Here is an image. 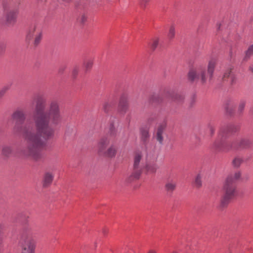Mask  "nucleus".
I'll use <instances>...</instances> for the list:
<instances>
[{
    "label": "nucleus",
    "instance_id": "4d7b16f0",
    "mask_svg": "<svg viewBox=\"0 0 253 253\" xmlns=\"http://www.w3.org/2000/svg\"><path fill=\"white\" fill-rule=\"evenodd\" d=\"M197 32H200V26H199V27L198 28V29L197 30Z\"/></svg>",
    "mask_w": 253,
    "mask_h": 253
},
{
    "label": "nucleus",
    "instance_id": "79ce46f5",
    "mask_svg": "<svg viewBox=\"0 0 253 253\" xmlns=\"http://www.w3.org/2000/svg\"><path fill=\"white\" fill-rule=\"evenodd\" d=\"M66 68V66H65V65L61 66L59 68L58 73L60 74H62L64 73V71L65 70Z\"/></svg>",
    "mask_w": 253,
    "mask_h": 253
},
{
    "label": "nucleus",
    "instance_id": "cd10ccee",
    "mask_svg": "<svg viewBox=\"0 0 253 253\" xmlns=\"http://www.w3.org/2000/svg\"><path fill=\"white\" fill-rule=\"evenodd\" d=\"M109 133L112 136H115L117 134V130L114 126V120H111L110 125Z\"/></svg>",
    "mask_w": 253,
    "mask_h": 253
},
{
    "label": "nucleus",
    "instance_id": "39448f33",
    "mask_svg": "<svg viewBox=\"0 0 253 253\" xmlns=\"http://www.w3.org/2000/svg\"><path fill=\"white\" fill-rule=\"evenodd\" d=\"M215 62L213 61H210L209 63L207 72L204 69L196 70L191 69L188 74V79L191 83H194L197 81L200 78L203 84L206 83L207 80L206 75L209 77L210 80L212 77V75L214 70Z\"/></svg>",
    "mask_w": 253,
    "mask_h": 253
},
{
    "label": "nucleus",
    "instance_id": "7c9ffc66",
    "mask_svg": "<svg viewBox=\"0 0 253 253\" xmlns=\"http://www.w3.org/2000/svg\"><path fill=\"white\" fill-rule=\"evenodd\" d=\"M159 42V38H157L153 41L152 43L150 44V47L152 51H154L158 45Z\"/></svg>",
    "mask_w": 253,
    "mask_h": 253
},
{
    "label": "nucleus",
    "instance_id": "2f4dec72",
    "mask_svg": "<svg viewBox=\"0 0 253 253\" xmlns=\"http://www.w3.org/2000/svg\"><path fill=\"white\" fill-rule=\"evenodd\" d=\"M80 71V67L78 66H75L72 72V76L73 79H76Z\"/></svg>",
    "mask_w": 253,
    "mask_h": 253
},
{
    "label": "nucleus",
    "instance_id": "ea45409f",
    "mask_svg": "<svg viewBox=\"0 0 253 253\" xmlns=\"http://www.w3.org/2000/svg\"><path fill=\"white\" fill-rule=\"evenodd\" d=\"M76 7L78 9H81L85 7V5L82 2H79L76 4Z\"/></svg>",
    "mask_w": 253,
    "mask_h": 253
},
{
    "label": "nucleus",
    "instance_id": "5fc2aeb1",
    "mask_svg": "<svg viewBox=\"0 0 253 253\" xmlns=\"http://www.w3.org/2000/svg\"><path fill=\"white\" fill-rule=\"evenodd\" d=\"M38 2H43L45 1L46 0H37Z\"/></svg>",
    "mask_w": 253,
    "mask_h": 253
},
{
    "label": "nucleus",
    "instance_id": "412c9836",
    "mask_svg": "<svg viewBox=\"0 0 253 253\" xmlns=\"http://www.w3.org/2000/svg\"><path fill=\"white\" fill-rule=\"evenodd\" d=\"M36 28L37 26L36 24H32L29 27L28 33L26 36V40L27 41H29L33 38Z\"/></svg>",
    "mask_w": 253,
    "mask_h": 253
},
{
    "label": "nucleus",
    "instance_id": "20e7f679",
    "mask_svg": "<svg viewBox=\"0 0 253 253\" xmlns=\"http://www.w3.org/2000/svg\"><path fill=\"white\" fill-rule=\"evenodd\" d=\"M22 0H12L10 7L6 1H2L3 18L7 26H13L16 23L19 14V6Z\"/></svg>",
    "mask_w": 253,
    "mask_h": 253
},
{
    "label": "nucleus",
    "instance_id": "37998d69",
    "mask_svg": "<svg viewBox=\"0 0 253 253\" xmlns=\"http://www.w3.org/2000/svg\"><path fill=\"white\" fill-rule=\"evenodd\" d=\"M150 0H140V4L142 7H145L146 6V3L149 1Z\"/></svg>",
    "mask_w": 253,
    "mask_h": 253
},
{
    "label": "nucleus",
    "instance_id": "ddd939ff",
    "mask_svg": "<svg viewBox=\"0 0 253 253\" xmlns=\"http://www.w3.org/2000/svg\"><path fill=\"white\" fill-rule=\"evenodd\" d=\"M166 127V124L165 123H163L160 124L157 129V134H156V139L159 142L160 144L163 143V137L162 136L163 133Z\"/></svg>",
    "mask_w": 253,
    "mask_h": 253
},
{
    "label": "nucleus",
    "instance_id": "c03bdc74",
    "mask_svg": "<svg viewBox=\"0 0 253 253\" xmlns=\"http://www.w3.org/2000/svg\"><path fill=\"white\" fill-rule=\"evenodd\" d=\"M230 84L231 85H233L235 84V82H236V78L235 77V76L233 75H231V77L230 78Z\"/></svg>",
    "mask_w": 253,
    "mask_h": 253
},
{
    "label": "nucleus",
    "instance_id": "f3484780",
    "mask_svg": "<svg viewBox=\"0 0 253 253\" xmlns=\"http://www.w3.org/2000/svg\"><path fill=\"white\" fill-rule=\"evenodd\" d=\"M115 102L113 100H108L103 103L102 109L105 113H109L115 105Z\"/></svg>",
    "mask_w": 253,
    "mask_h": 253
},
{
    "label": "nucleus",
    "instance_id": "f8f14e48",
    "mask_svg": "<svg viewBox=\"0 0 253 253\" xmlns=\"http://www.w3.org/2000/svg\"><path fill=\"white\" fill-rule=\"evenodd\" d=\"M54 176L50 172H46L42 177V184L44 188L49 187L52 183Z\"/></svg>",
    "mask_w": 253,
    "mask_h": 253
},
{
    "label": "nucleus",
    "instance_id": "f704fd0d",
    "mask_svg": "<svg viewBox=\"0 0 253 253\" xmlns=\"http://www.w3.org/2000/svg\"><path fill=\"white\" fill-rule=\"evenodd\" d=\"M42 32H39V34L36 37L34 44L35 46H37L40 42L41 39H42Z\"/></svg>",
    "mask_w": 253,
    "mask_h": 253
},
{
    "label": "nucleus",
    "instance_id": "58836bf2",
    "mask_svg": "<svg viewBox=\"0 0 253 253\" xmlns=\"http://www.w3.org/2000/svg\"><path fill=\"white\" fill-rule=\"evenodd\" d=\"M86 19H87V17L84 14H82L81 17H80L79 18H78V21H79L80 23H81V24H84V22L86 21Z\"/></svg>",
    "mask_w": 253,
    "mask_h": 253
},
{
    "label": "nucleus",
    "instance_id": "473e14b6",
    "mask_svg": "<svg viewBox=\"0 0 253 253\" xmlns=\"http://www.w3.org/2000/svg\"><path fill=\"white\" fill-rule=\"evenodd\" d=\"M253 54V44L250 45L246 52L245 58H249Z\"/></svg>",
    "mask_w": 253,
    "mask_h": 253
},
{
    "label": "nucleus",
    "instance_id": "052dcab7",
    "mask_svg": "<svg viewBox=\"0 0 253 253\" xmlns=\"http://www.w3.org/2000/svg\"><path fill=\"white\" fill-rule=\"evenodd\" d=\"M26 218V216L25 215H24V218Z\"/></svg>",
    "mask_w": 253,
    "mask_h": 253
},
{
    "label": "nucleus",
    "instance_id": "864d4df0",
    "mask_svg": "<svg viewBox=\"0 0 253 253\" xmlns=\"http://www.w3.org/2000/svg\"><path fill=\"white\" fill-rule=\"evenodd\" d=\"M230 56L231 58H232V52L231 50L230 51Z\"/></svg>",
    "mask_w": 253,
    "mask_h": 253
},
{
    "label": "nucleus",
    "instance_id": "8fccbe9b",
    "mask_svg": "<svg viewBox=\"0 0 253 253\" xmlns=\"http://www.w3.org/2000/svg\"><path fill=\"white\" fill-rule=\"evenodd\" d=\"M147 253H157V252L153 250H150L148 251Z\"/></svg>",
    "mask_w": 253,
    "mask_h": 253
},
{
    "label": "nucleus",
    "instance_id": "c85d7f7f",
    "mask_svg": "<svg viewBox=\"0 0 253 253\" xmlns=\"http://www.w3.org/2000/svg\"><path fill=\"white\" fill-rule=\"evenodd\" d=\"M93 65V61L91 60H87L84 63V66L85 68V71L86 72L89 71Z\"/></svg>",
    "mask_w": 253,
    "mask_h": 253
},
{
    "label": "nucleus",
    "instance_id": "9b49d317",
    "mask_svg": "<svg viewBox=\"0 0 253 253\" xmlns=\"http://www.w3.org/2000/svg\"><path fill=\"white\" fill-rule=\"evenodd\" d=\"M14 153L13 148L12 146L5 144L2 146L1 155L4 159H8Z\"/></svg>",
    "mask_w": 253,
    "mask_h": 253
},
{
    "label": "nucleus",
    "instance_id": "6e6552de",
    "mask_svg": "<svg viewBox=\"0 0 253 253\" xmlns=\"http://www.w3.org/2000/svg\"><path fill=\"white\" fill-rule=\"evenodd\" d=\"M253 147V140L248 137L239 138L235 140V150L250 149Z\"/></svg>",
    "mask_w": 253,
    "mask_h": 253
},
{
    "label": "nucleus",
    "instance_id": "a878e982",
    "mask_svg": "<svg viewBox=\"0 0 253 253\" xmlns=\"http://www.w3.org/2000/svg\"><path fill=\"white\" fill-rule=\"evenodd\" d=\"M195 187L197 188H200L202 186V177L200 174H198L194 182Z\"/></svg>",
    "mask_w": 253,
    "mask_h": 253
},
{
    "label": "nucleus",
    "instance_id": "c9c22d12",
    "mask_svg": "<svg viewBox=\"0 0 253 253\" xmlns=\"http://www.w3.org/2000/svg\"><path fill=\"white\" fill-rule=\"evenodd\" d=\"M232 106H235V103L231 99H227L223 104V108H225Z\"/></svg>",
    "mask_w": 253,
    "mask_h": 253
},
{
    "label": "nucleus",
    "instance_id": "5701e85b",
    "mask_svg": "<svg viewBox=\"0 0 253 253\" xmlns=\"http://www.w3.org/2000/svg\"><path fill=\"white\" fill-rule=\"evenodd\" d=\"M11 84H7L0 89V98L2 99L6 92L11 88Z\"/></svg>",
    "mask_w": 253,
    "mask_h": 253
},
{
    "label": "nucleus",
    "instance_id": "a19ab883",
    "mask_svg": "<svg viewBox=\"0 0 253 253\" xmlns=\"http://www.w3.org/2000/svg\"><path fill=\"white\" fill-rule=\"evenodd\" d=\"M208 127L209 129L210 134L211 136H212L214 133L215 128L213 126H212L211 125H209Z\"/></svg>",
    "mask_w": 253,
    "mask_h": 253
},
{
    "label": "nucleus",
    "instance_id": "1a4fd4ad",
    "mask_svg": "<svg viewBox=\"0 0 253 253\" xmlns=\"http://www.w3.org/2000/svg\"><path fill=\"white\" fill-rule=\"evenodd\" d=\"M149 129V126L148 125H142L139 128L140 142L146 150L147 149V145L149 143L150 137Z\"/></svg>",
    "mask_w": 253,
    "mask_h": 253
},
{
    "label": "nucleus",
    "instance_id": "aec40b11",
    "mask_svg": "<svg viewBox=\"0 0 253 253\" xmlns=\"http://www.w3.org/2000/svg\"><path fill=\"white\" fill-rule=\"evenodd\" d=\"M246 103L247 102L245 99H241L240 101L237 112L238 116H240L243 114Z\"/></svg>",
    "mask_w": 253,
    "mask_h": 253
},
{
    "label": "nucleus",
    "instance_id": "3c124183",
    "mask_svg": "<svg viewBox=\"0 0 253 253\" xmlns=\"http://www.w3.org/2000/svg\"><path fill=\"white\" fill-rule=\"evenodd\" d=\"M221 24H219L217 25V30H219L220 28Z\"/></svg>",
    "mask_w": 253,
    "mask_h": 253
},
{
    "label": "nucleus",
    "instance_id": "7ed1b4c3",
    "mask_svg": "<svg viewBox=\"0 0 253 253\" xmlns=\"http://www.w3.org/2000/svg\"><path fill=\"white\" fill-rule=\"evenodd\" d=\"M241 175L240 171L229 175L226 178L223 185L219 208L223 209L227 207L231 200L237 194L236 181Z\"/></svg>",
    "mask_w": 253,
    "mask_h": 253
},
{
    "label": "nucleus",
    "instance_id": "bf43d9fd",
    "mask_svg": "<svg viewBox=\"0 0 253 253\" xmlns=\"http://www.w3.org/2000/svg\"><path fill=\"white\" fill-rule=\"evenodd\" d=\"M95 247H96L97 245H96V243H95Z\"/></svg>",
    "mask_w": 253,
    "mask_h": 253
},
{
    "label": "nucleus",
    "instance_id": "393cba45",
    "mask_svg": "<svg viewBox=\"0 0 253 253\" xmlns=\"http://www.w3.org/2000/svg\"><path fill=\"white\" fill-rule=\"evenodd\" d=\"M243 163V159L239 157H235L232 161V165L235 168H239Z\"/></svg>",
    "mask_w": 253,
    "mask_h": 253
},
{
    "label": "nucleus",
    "instance_id": "2eb2a0df",
    "mask_svg": "<svg viewBox=\"0 0 253 253\" xmlns=\"http://www.w3.org/2000/svg\"><path fill=\"white\" fill-rule=\"evenodd\" d=\"M109 143V140L107 138L103 137L101 139L98 143V152L100 155H102L106 150V147Z\"/></svg>",
    "mask_w": 253,
    "mask_h": 253
},
{
    "label": "nucleus",
    "instance_id": "6e6d98bb",
    "mask_svg": "<svg viewBox=\"0 0 253 253\" xmlns=\"http://www.w3.org/2000/svg\"><path fill=\"white\" fill-rule=\"evenodd\" d=\"M2 131L3 130L2 127L0 126V133H1Z\"/></svg>",
    "mask_w": 253,
    "mask_h": 253
},
{
    "label": "nucleus",
    "instance_id": "f03ea898",
    "mask_svg": "<svg viewBox=\"0 0 253 253\" xmlns=\"http://www.w3.org/2000/svg\"><path fill=\"white\" fill-rule=\"evenodd\" d=\"M239 126L233 124H228L221 126L218 132V139L213 143V147L218 151L228 152L234 150L235 140L230 141L227 139L230 134L234 133L239 130Z\"/></svg>",
    "mask_w": 253,
    "mask_h": 253
},
{
    "label": "nucleus",
    "instance_id": "f257e3e1",
    "mask_svg": "<svg viewBox=\"0 0 253 253\" xmlns=\"http://www.w3.org/2000/svg\"><path fill=\"white\" fill-rule=\"evenodd\" d=\"M32 117L35 126L31 123L24 124L26 114L23 109L14 111L11 115V119L14 123L12 133L16 136L22 135L26 142V146L19 151L20 155L38 161L44 158L42 150L46 146L45 141L54 136V130L50 123L56 126L61 121L59 103L52 100L46 108L45 97L37 96Z\"/></svg>",
    "mask_w": 253,
    "mask_h": 253
},
{
    "label": "nucleus",
    "instance_id": "72a5a7b5",
    "mask_svg": "<svg viewBox=\"0 0 253 253\" xmlns=\"http://www.w3.org/2000/svg\"><path fill=\"white\" fill-rule=\"evenodd\" d=\"M196 101V95L193 94L190 97L189 100V107L192 108L194 106Z\"/></svg>",
    "mask_w": 253,
    "mask_h": 253
},
{
    "label": "nucleus",
    "instance_id": "4468645a",
    "mask_svg": "<svg viewBox=\"0 0 253 253\" xmlns=\"http://www.w3.org/2000/svg\"><path fill=\"white\" fill-rule=\"evenodd\" d=\"M166 96L171 97L174 101L179 104L183 103L184 100V96L178 94H173L172 92L169 91L166 92Z\"/></svg>",
    "mask_w": 253,
    "mask_h": 253
},
{
    "label": "nucleus",
    "instance_id": "13d9d810",
    "mask_svg": "<svg viewBox=\"0 0 253 253\" xmlns=\"http://www.w3.org/2000/svg\"><path fill=\"white\" fill-rule=\"evenodd\" d=\"M177 253V252H176V251H173V252H172V253Z\"/></svg>",
    "mask_w": 253,
    "mask_h": 253
},
{
    "label": "nucleus",
    "instance_id": "603ef678",
    "mask_svg": "<svg viewBox=\"0 0 253 253\" xmlns=\"http://www.w3.org/2000/svg\"><path fill=\"white\" fill-rule=\"evenodd\" d=\"M90 2L94 3L96 1V0H88Z\"/></svg>",
    "mask_w": 253,
    "mask_h": 253
},
{
    "label": "nucleus",
    "instance_id": "e433bc0d",
    "mask_svg": "<svg viewBox=\"0 0 253 253\" xmlns=\"http://www.w3.org/2000/svg\"><path fill=\"white\" fill-rule=\"evenodd\" d=\"M6 44L3 42H0V55L3 54L6 48Z\"/></svg>",
    "mask_w": 253,
    "mask_h": 253
},
{
    "label": "nucleus",
    "instance_id": "4be33fe9",
    "mask_svg": "<svg viewBox=\"0 0 253 253\" xmlns=\"http://www.w3.org/2000/svg\"><path fill=\"white\" fill-rule=\"evenodd\" d=\"M145 169L147 172L155 173L158 169V166L157 164L155 163L147 164L145 166Z\"/></svg>",
    "mask_w": 253,
    "mask_h": 253
},
{
    "label": "nucleus",
    "instance_id": "09e8293b",
    "mask_svg": "<svg viewBox=\"0 0 253 253\" xmlns=\"http://www.w3.org/2000/svg\"><path fill=\"white\" fill-rule=\"evenodd\" d=\"M59 1L64 2L65 3H69L71 0H58Z\"/></svg>",
    "mask_w": 253,
    "mask_h": 253
},
{
    "label": "nucleus",
    "instance_id": "c756f323",
    "mask_svg": "<svg viewBox=\"0 0 253 253\" xmlns=\"http://www.w3.org/2000/svg\"><path fill=\"white\" fill-rule=\"evenodd\" d=\"M231 75H233V74L232 73V69L230 68L227 69L225 72L224 73L223 77L222 80L223 81H226L227 79L230 78L231 77Z\"/></svg>",
    "mask_w": 253,
    "mask_h": 253
},
{
    "label": "nucleus",
    "instance_id": "6ab92c4d",
    "mask_svg": "<svg viewBox=\"0 0 253 253\" xmlns=\"http://www.w3.org/2000/svg\"><path fill=\"white\" fill-rule=\"evenodd\" d=\"M116 148L114 146H110L107 150H105L102 155L107 157H114L116 154Z\"/></svg>",
    "mask_w": 253,
    "mask_h": 253
},
{
    "label": "nucleus",
    "instance_id": "9d476101",
    "mask_svg": "<svg viewBox=\"0 0 253 253\" xmlns=\"http://www.w3.org/2000/svg\"><path fill=\"white\" fill-rule=\"evenodd\" d=\"M128 98L127 95L123 94L120 99L118 105V111L123 114H125L128 109Z\"/></svg>",
    "mask_w": 253,
    "mask_h": 253
},
{
    "label": "nucleus",
    "instance_id": "a211bd4d",
    "mask_svg": "<svg viewBox=\"0 0 253 253\" xmlns=\"http://www.w3.org/2000/svg\"><path fill=\"white\" fill-rule=\"evenodd\" d=\"M162 97L160 94L156 93L151 95L149 98V102L154 104H158L162 102Z\"/></svg>",
    "mask_w": 253,
    "mask_h": 253
},
{
    "label": "nucleus",
    "instance_id": "bb28decb",
    "mask_svg": "<svg viewBox=\"0 0 253 253\" xmlns=\"http://www.w3.org/2000/svg\"><path fill=\"white\" fill-rule=\"evenodd\" d=\"M175 28L173 25H171L169 27V32L168 34V38L169 40H171L175 37Z\"/></svg>",
    "mask_w": 253,
    "mask_h": 253
},
{
    "label": "nucleus",
    "instance_id": "b1692460",
    "mask_svg": "<svg viewBox=\"0 0 253 253\" xmlns=\"http://www.w3.org/2000/svg\"><path fill=\"white\" fill-rule=\"evenodd\" d=\"M225 114L229 117H233L235 114V106L224 108Z\"/></svg>",
    "mask_w": 253,
    "mask_h": 253
},
{
    "label": "nucleus",
    "instance_id": "a18cd8bd",
    "mask_svg": "<svg viewBox=\"0 0 253 253\" xmlns=\"http://www.w3.org/2000/svg\"><path fill=\"white\" fill-rule=\"evenodd\" d=\"M154 119V117L148 118L147 120V124H146V125H148L150 126V124L153 121Z\"/></svg>",
    "mask_w": 253,
    "mask_h": 253
},
{
    "label": "nucleus",
    "instance_id": "de8ad7c7",
    "mask_svg": "<svg viewBox=\"0 0 253 253\" xmlns=\"http://www.w3.org/2000/svg\"><path fill=\"white\" fill-rule=\"evenodd\" d=\"M249 70L253 74V65H251L250 66Z\"/></svg>",
    "mask_w": 253,
    "mask_h": 253
},
{
    "label": "nucleus",
    "instance_id": "423d86ee",
    "mask_svg": "<svg viewBox=\"0 0 253 253\" xmlns=\"http://www.w3.org/2000/svg\"><path fill=\"white\" fill-rule=\"evenodd\" d=\"M19 243L22 248L21 253H34L35 242L28 227H24L21 231Z\"/></svg>",
    "mask_w": 253,
    "mask_h": 253
},
{
    "label": "nucleus",
    "instance_id": "0eeeda50",
    "mask_svg": "<svg viewBox=\"0 0 253 253\" xmlns=\"http://www.w3.org/2000/svg\"><path fill=\"white\" fill-rule=\"evenodd\" d=\"M142 158V154L140 152L135 153L133 158V164L131 173L126 178V182L130 183L133 181L139 179L142 173V167L140 166V161Z\"/></svg>",
    "mask_w": 253,
    "mask_h": 253
},
{
    "label": "nucleus",
    "instance_id": "4c0bfd02",
    "mask_svg": "<svg viewBox=\"0 0 253 253\" xmlns=\"http://www.w3.org/2000/svg\"><path fill=\"white\" fill-rule=\"evenodd\" d=\"M2 230H3V225L1 224H0V253H1V244L2 241Z\"/></svg>",
    "mask_w": 253,
    "mask_h": 253
},
{
    "label": "nucleus",
    "instance_id": "dca6fc26",
    "mask_svg": "<svg viewBox=\"0 0 253 253\" xmlns=\"http://www.w3.org/2000/svg\"><path fill=\"white\" fill-rule=\"evenodd\" d=\"M176 188V183L172 180L168 181L165 185V189L169 194H172Z\"/></svg>",
    "mask_w": 253,
    "mask_h": 253
},
{
    "label": "nucleus",
    "instance_id": "49530a36",
    "mask_svg": "<svg viewBox=\"0 0 253 253\" xmlns=\"http://www.w3.org/2000/svg\"><path fill=\"white\" fill-rule=\"evenodd\" d=\"M102 233L105 235L108 233V230L106 228L102 229Z\"/></svg>",
    "mask_w": 253,
    "mask_h": 253
}]
</instances>
